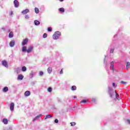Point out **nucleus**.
I'll return each instance as SVG.
<instances>
[{"mask_svg": "<svg viewBox=\"0 0 130 130\" xmlns=\"http://www.w3.org/2000/svg\"><path fill=\"white\" fill-rule=\"evenodd\" d=\"M23 78H24V76H23V75L20 74L18 75L17 79L18 80H23Z\"/></svg>", "mask_w": 130, "mask_h": 130, "instance_id": "obj_15", "label": "nucleus"}, {"mask_svg": "<svg viewBox=\"0 0 130 130\" xmlns=\"http://www.w3.org/2000/svg\"><path fill=\"white\" fill-rule=\"evenodd\" d=\"M59 11L61 12V13H63L64 12V9H63V8H59Z\"/></svg>", "mask_w": 130, "mask_h": 130, "instance_id": "obj_26", "label": "nucleus"}, {"mask_svg": "<svg viewBox=\"0 0 130 130\" xmlns=\"http://www.w3.org/2000/svg\"><path fill=\"white\" fill-rule=\"evenodd\" d=\"M2 63L4 67H5V68H8V62L6 60H3L2 61Z\"/></svg>", "mask_w": 130, "mask_h": 130, "instance_id": "obj_4", "label": "nucleus"}, {"mask_svg": "<svg viewBox=\"0 0 130 130\" xmlns=\"http://www.w3.org/2000/svg\"><path fill=\"white\" fill-rule=\"evenodd\" d=\"M35 74V73L31 71L30 73L29 77L31 78H33V77H34Z\"/></svg>", "mask_w": 130, "mask_h": 130, "instance_id": "obj_17", "label": "nucleus"}, {"mask_svg": "<svg viewBox=\"0 0 130 130\" xmlns=\"http://www.w3.org/2000/svg\"><path fill=\"white\" fill-rule=\"evenodd\" d=\"M14 5L15 8H19V2H18V0H14Z\"/></svg>", "mask_w": 130, "mask_h": 130, "instance_id": "obj_3", "label": "nucleus"}, {"mask_svg": "<svg viewBox=\"0 0 130 130\" xmlns=\"http://www.w3.org/2000/svg\"><path fill=\"white\" fill-rule=\"evenodd\" d=\"M121 84H123V85H125V84H126V82H124V81H121Z\"/></svg>", "mask_w": 130, "mask_h": 130, "instance_id": "obj_34", "label": "nucleus"}, {"mask_svg": "<svg viewBox=\"0 0 130 130\" xmlns=\"http://www.w3.org/2000/svg\"><path fill=\"white\" fill-rule=\"evenodd\" d=\"M30 95H31V93L28 90L26 91L24 93L25 97H28V96H30Z\"/></svg>", "mask_w": 130, "mask_h": 130, "instance_id": "obj_6", "label": "nucleus"}, {"mask_svg": "<svg viewBox=\"0 0 130 130\" xmlns=\"http://www.w3.org/2000/svg\"><path fill=\"white\" fill-rule=\"evenodd\" d=\"M9 38H13L14 37V35L13 34V32L11 31L9 35Z\"/></svg>", "mask_w": 130, "mask_h": 130, "instance_id": "obj_20", "label": "nucleus"}, {"mask_svg": "<svg viewBox=\"0 0 130 130\" xmlns=\"http://www.w3.org/2000/svg\"><path fill=\"white\" fill-rule=\"evenodd\" d=\"M47 37V34H44L43 35V38H46Z\"/></svg>", "mask_w": 130, "mask_h": 130, "instance_id": "obj_32", "label": "nucleus"}, {"mask_svg": "<svg viewBox=\"0 0 130 130\" xmlns=\"http://www.w3.org/2000/svg\"><path fill=\"white\" fill-rule=\"evenodd\" d=\"M77 89V87L75 85L73 86L71 88V90H72V91H75Z\"/></svg>", "mask_w": 130, "mask_h": 130, "instance_id": "obj_24", "label": "nucleus"}, {"mask_svg": "<svg viewBox=\"0 0 130 130\" xmlns=\"http://www.w3.org/2000/svg\"><path fill=\"white\" fill-rule=\"evenodd\" d=\"M115 97L117 100H120V98H119V95H118V93L116 92V90H115Z\"/></svg>", "mask_w": 130, "mask_h": 130, "instance_id": "obj_9", "label": "nucleus"}, {"mask_svg": "<svg viewBox=\"0 0 130 130\" xmlns=\"http://www.w3.org/2000/svg\"><path fill=\"white\" fill-rule=\"evenodd\" d=\"M21 13H22V14H23V15H26V14H27V13H29V10L25 9V10L22 11Z\"/></svg>", "mask_w": 130, "mask_h": 130, "instance_id": "obj_11", "label": "nucleus"}, {"mask_svg": "<svg viewBox=\"0 0 130 130\" xmlns=\"http://www.w3.org/2000/svg\"><path fill=\"white\" fill-rule=\"evenodd\" d=\"M129 66H130V63H129V62H127V63H126V69H129Z\"/></svg>", "mask_w": 130, "mask_h": 130, "instance_id": "obj_27", "label": "nucleus"}, {"mask_svg": "<svg viewBox=\"0 0 130 130\" xmlns=\"http://www.w3.org/2000/svg\"><path fill=\"white\" fill-rule=\"evenodd\" d=\"M55 123H58V119H55Z\"/></svg>", "mask_w": 130, "mask_h": 130, "instance_id": "obj_36", "label": "nucleus"}, {"mask_svg": "<svg viewBox=\"0 0 130 130\" xmlns=\"http://www.w3.org/2000/svg\"><path fill=\"white\" fill-rule=\"evenodd\" d=\"M48 92H51L52 91V88H51V87H49L48 88Z\"/></svg>", "mask_w": 130, "mask_h": 130, "instance_id": "obj_30", "label": "nucleus"}, {"mask_svg": "<svg viewBox=\"0 0 130 130\" xmlns=\"http://www.w3.org/2000/svg\"><path fill=\"white\" fill-rule=\"evenodd\" d=\"M32 50H33V47L30 46L27 49L26 52H27V53H30V52H31V51H32Z\"/></svg>", "mask_w": 130, "mask_h": 130, "instance_id": "obj_5", "label": "nucleus"}, {"mask_svg": "<svg viewBox=\"0 0 130 130\" xmlns=\"http://www.w3.org/2000/svg\"><path fill=\"white\" fill-rule=\"evenodd\" d=\"M63 73V72L62 71V69L61 70V71H60V74H62Z\"/></svg>", "mask_w": 130, "mask_h": 130, "instance_id": "obj_38", "label": "nucleus"}, {"mask_svg": "<svg viewBox=\"0 0 130 130\" xmlns=\"http://www.w3.org/2000/svg\"><path fill=\"white\" fill-rule=\"evenodd\" d=\"M60 2H63V0H59Z\"/></svg>", "mask_w": 130, "mask_h": 130, "instance_id": "obj_46", "label": "nucleus"}, {"mask_svg": "<svg viewBox=\"0 0 130 130\" xmlns=\"http://www.w3.org/2000/svg\"><path fill=\"white\" fill-rule=\"evenodd\" d=\"M21 71L22 72H26L27 71V68H26V67L24 66L22 68Z\"/></svg>", "mask_w": 130, "mask_h": 130, "instance_id": "obj_23", "label": "nucleus"}, {"mask_svg": "<svg viewBox=\"0 0 130 130\" xmlns=\"http://www.w3.org/2000/svg\"><path fill=\"white\" fill-rule=\"evenodd\" d=\"M52 30V28L51 27H48V31L49 32H51Z\"/></svg>", "mask_w": 130, "mask_h": 130, "instance_id": "obj_29", "label": "nucleus"}, {"mask_svg": "<svg viewBox=\"0 0 130 130\" xmlns=\"http://www.w3.org/2000/svg\"><path fill=\"white\" fill-rule=\"evenodd\" d=\"M113 51H114V49H111V50H110V53H113Z\"/></svg>", "mask_w": 130, "mask_h": 130, "instance_id": "obj_35", "label": "nucleus"}, {"mask_svg": "<svg viewBox=\"0 0 130 130\" xmlns=\"http://www.w3.org/2000/svg\"><path fill=\"white\" fill-rule=\"evenodd\" d=\"M9 130H12V129H11V128H9Z\"/></svg>", "mask_w": 130, "mask_h": 130, "instance_id": "obj_48", "label": "nucleus"}, {"mask_svg": "<svg viewBox=\"0 0 130 130\" xmlns=\"http://www.w3.org/2000/svg\"><path fill=\"white\" fill-rule=\"evenodd\" d=\"M86 102H87V100H83V101H82L81 102V103H86Z\"/></svg>", "mask_w": 130, "mask_h": 130, "instance_id": "obj_31", "label": "nucleus"}, {"mask_svg": "<svg viewBox=\"0 0 130 130\" xmlns=\"http://www.w3.org/2000/svg\"><path fill=\"white\" fill-rule=\"evenodd\" d=\"M109 93L110 97H111V98H112V97H113V94H114V91H113L112 88H109Z\"/></svg>", "mask_w": 130, "mask_h": 130, "instance_id": "obj_2", "label": "nucleus"}, {"mask_svg": "<svg viewBox=\"0 0 130 130\" xmlns=\"http://www.w3.org/2000/svg\"><path fill=\"white\" fill-rule=\"evenodd\" d=\"M51 117H52V115H49H49H47L46 116V117L45 118V119H47V118H50Z\"/></svg>", "mask_w": 130, "mask_h": 130, "instance_id": "obj_21", "label": "nucleus"}, {"mask_svg": "<svg viewBox=\"0 0 130 130\" xmlns=\"http://www.w3.org/2000/svg\"><path fill=\"white\" fill-rule=\"evenodd\" d=\"M42 116V114H39L38 116H37L35 118L33 119V121H35L38 119V118H40Z\"/></svg>", "mask_w": 130, "mask_h": 130, "instance_id": "obj_8", "label": "nucleus"}, {"mask_svg": "<svg viewBox=\"0 0 130 130\" xmlns=\"http://www.w3.org/2000/svg\"><path fill=\"white\" fill-rule=\"evenodd\" d=\"M127 122L128 123V124H130V120L129 119L127 120Z\"/></svg>", "mask_w": 130, "mask_h": 130, "instance_id": "obj_39", "label": "nucleus"}, {"mask_svg": "<svg viewBox=\"0 0 130 130\" xmlns=\"http://www.w3.org/2000/svg\"><path fill=\"white\" fill-rule=\"evenodd\" d=\"M60 37V32L56 31L53 35V39L54 40L58 39Z\"/></svg>", "mask_w": 130, "mask_h": 130, "instance_id": "obj_1", "label": "nucleus"}, {"mask_svg": "<svg viewBox=\"0 0 130 130\" xmlns=\"http://www.w3.org/2000/svg\"><path fill=\"white\" fill-rule=\"evenodd\" d=\"M104 61H105V60H104Z\"/></svg>", "mask_w": 130, "mask_h": 130, "instance_id": "obj_49", "label": "nucleus"}, {"mask_svg": "<svg viewBox=\"0 0 130 130\" xmlns=\"http://www.w3.org/2000/svg\"><path fill=\"white\" fill-rule=\"evenodd\" d=\"M57 101H58V102H61L60 99H57Z\"/></svg>", "mask_w": 130, "mask_h": 130, "instance_id": "obj_42", "label": "nucleus"}, {"mask_svg": "<svg viewBox=\"0 0 130 130\" xmlns=\"http://www.w3.org/2000/svg\"><path fill=\"white\" fill-rule=\"evenodd\" d=\"M22 51H23V52H25V51H27V48L25 46L23 47L22 48Z\"/></svg>", "mask_w": 130, "mask_h": 130, "instance_id": "obj_22", "label": "nucleus"}, {"mask_svg": "<svg viewBox=\"0 0 130 130\" xmlns=\"http://www.w3.org/2000/svg\"><path fill=\"white\" fill-rule=\"evenodd\" d=\"M48 74H51V72H52V68L51 67H49L47 69Z\"/></svg>", "mask_w": 130, "mask_h": 130, "instance_id": "obj_14", "label": "nucleus"}, {"mask_svg": "<svg viewBox=\"0 0 130 130\" xmlns=\"http://www.w3.org/2000/svg\"><path fill=\"white\" fill-rule=\"evenodd\" d=\"M14 107H15V104H14V103H12L10 104V110L11 111H13V110H14Z\"/></svg>", "mask_w": 130, "mask_h": 130, "instance_id": "obj_7", "label": "nucleus"}, {"mask_svg": "<svg viewBox=\"0 0 130 130\" xmlns=\"http://www.w3.org/2000/svg\"><path fill=\"white\" fill-rule=\"evenodd\" d=\"M3 122L4 123V124H8V119H3Z\"/></svg>", "mask_w": 130, "mask_h": 130, "instance_id": "obj_16", "label": "nucleus"}, {"mask_svg": "<svg viewBox=\"0 0 130 130\" xmlns=\"http://www.w3.org/2000/svg\"><path fill=\"white\" fill-rule=\"evenodd\" d=\"M17 71H20V69L19 68H17Z\"/></svg>", "mask_w": 130, "mask_h": 130, "instance_id": "obj_45", "label": "nucleus"}, {"mask_svg": "<svg viewBox=\"0 0 130 130\" xmlns=\"http://www.w3.org/2000/svg\"><path fill=\"white\" fill-rule=\"evenodd\" d=\"M10 46L11 47H14L15 46V41H11L10 43Z\"/></svg>", "mask_w": 130, "mask_h": 130, "instance_id": "obj_10", "label": "nucleus"}, {"mask_svg": "<svg viewBox=\"0 0 130 130\" xmlns=\"http://www.w3.org/2000/svg\"><path fill=\"white\" fill-rule=\"evenodd\" d=\"M10 14H11V15H13V11H11V12H10Z\"/></svg>", "mask_w": 130, "mask_h": 130, "instance_id": "obj_44", "label": "nucleus"}, {"mask_svg": "<svg viewBox=\"0 0 130 130\" xmlns=\"http://www.w3.org/2000/svg\"><path fill=\"white\" fill-rule=\"evenodd\" d=\"M2 30H3V31H5L6 30V28L5 27H2Z\"/></svg>", "mask_w": 130, "mask_h": 130, "instance_id": "obj_40", "label": "nucleus"}, {"mask_svg": "<svg viewBox=\"0 0 130 130\" xmlns=\"http://www.w3.org/2000/svg\"><path fill=\"white\" fill-rule=\"evenodd\" d=\"M39 75L43 76V72H42V71L40 72Z\"/></svg>", "mask_w": 130, "mask_h": 130, "instance_id": "obj_33", "label": "nucleus"}, {"mask_svg": "<svg viewBox=\"0 0 130 130\" xmlns=\"http://www.w3.org/2000/svg\"><path fill=\"white\" fill-rule=\"evenodd\" d=\"M35 24L36 26H38V25L40 24V22H39L38 20H35Z\"/></svg>", "mask_w": 130, "mask_h": 130, "instance_id": "obj_19", "label": "nucleus"}, {"mask_svg": "<svg viewBox=\"0 0 130 130\" xmlns=\"http://www.w3.org/2000/svg\"><path fill=\"white\" fill-rule=\"evenodd\" d=\"M70 124L71 125V126H75V125L76 124V122H71Z\"/></svg>", "mask_w": 130, "mask_h": 130, "instance_id": "obj_28", "label": "nucleus"}, {"mask_svg": "<svg viewBox=\"0 0 130 130\" xmlns=\"http://www.w3.org/2000/svg\"><path fill=\"white\" fill-rule=\"evenodd\" d=\"M25 19H29V16L28 15H25Z\"/></svg>", "mask_w": 130, "mask_h": 130, "instance_id": "obj_37", "label": "nucleus"}, {"mask_svg": "<svg viewBox=\"0 0 130 130\" xmlns=\"http://www.w3.org/2000/svg\"><path fill=\"white\" fill-rule=\"evenodd\" d=\"M114 62L112 61L111 62V67L112 68V71H114Z\"/></svg>", "mask_w": 130, "mask_h": 130, "instance_id": "obj_13", "label": "nucleus"}, {"mask_svg": "<svg viewBox=\"0 0 130 130\" xmlns=\"http://www.w3.org/2000/svg\"><path fill=\"white\" fill-rule=\"evenodd\" d=\"M92 102H95V99H93L92 100Z\"/></svg>", "mask_w": 130, "mask_h": 130, "instance_id": "obj_43", "label": "nucleus"}, {"mask_svg": "<svg viewBox=\"0 0 130 130\" xmlns=\"http://www.w3.org/2000/svg\"><path fill=\"white\" fill-rule=\"evenodd\" d=\"M35 13H36V14L39 13V9L38 8H35Z\"/></svg>", "mask_w": 130, "mask_h": 130, "instance_id": "obj_25", "label": "nucleus"}, {"mask_svg": "<svg viewBox=\"0 0 130 130\" xmlns=\"http://www.w3.org/2000/svg\"><path fill=\"white\" fill-rule=\"evenodd\" d=\"M3 92H8L9 91V88L7 86H6L4 89H3Z\"/></svg>", "mask_w": 130, "mask_h": 130, "instance_id": "obj_18", "label": "nucleus"}, {"mask_svg": "<svg viewBox=\"0 0 130 130\" xmlns=\"http://www.w3.org/2000/svg\"><path fill=\"white\" fill-rule=\"evenodd\" d=\"M27 42H28V39H25L22 42V45H26V44H27Z\"/></svg>", "mask_w": 130, "mask_h": 130, "instance_id": "obj_12", "label": "nucleus"}, {"mask_svg": "<svg viewBox=\"0 0 130 130\" xmlns=\"http://www.w3.org/2000/svg\"><path fill=\"white\" fill-rule=\"evenodd\" d=\"M113 87H115V83H113Z\"/></svg>", "mask_w": 130, "mask_h": 130, "instance_id": "obj_41", "label": "nucleus"}, {"mask_svg": "<svg viewBox=\"0 0 130 130\" xmlns=\"http://www.w3.org/2000/svg\"><path fill=\"white\" fill-rule=\"evenodd\" d=\"M74 98H77V97L76 96H74Z\"/></svg>", "mask_w": 130, "mask_h": 130, "instance_id": "obj_47", "label": "nucleus"}]
</instances>
